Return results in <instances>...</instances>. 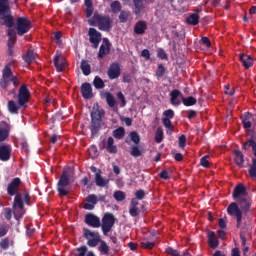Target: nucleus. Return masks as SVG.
<instances>
[{"label": "nucleus", "mask_w": 256, "mask_h": 256, "mask_svg": "<svg viewBox=\"0 0 256 256\" xmlns=\"http://www.w3.org/2000/svg\"><path fill=\"white\" fill-rule=\"evenodd\" d=\"M19 187H21V178L19 177L13 178L7 186L8 195L10 197H14L15 195L12 209L16 220L23 219V215H25V205H31V196L26 192L23 201V194L18 192Z\"/></svg>", "instance_id": "f257e3e1"}, {"label": "nucleus", "mask_w": 256, "mask_h": 256, "mask_svg": "<svg viewBox=\"0 0 256 256\" xmlns=\"http://www.w3.org/2000/svg\"><path fill=\"white\" fill-rule=\"evenodd\" d=\"M240 207V208H239ZM251 211V199L240 197L238 199V205L235 202H232L227 207V213L230 217H235L236 227L239 229L243 221V213H249Z\"/></svg>", "instance_id": "f03ea898"}, {"label": "nucleus", "mask_w": 256, "mask_h": 256, "mask_svg": "<svg viewBox=\"0 0 256 256\" xmlns=\"http://www.w3.org/2000/svg\"><path fill=\"white\" fill-rule=\"evenodd\" d=\"M88 22L91 27H98L100 31H105L106 33H109L113 29L111 16L99 14V12H95Z\"/></svg>", "instance_id": "7ed1b4c3"}, {"label": "nucleus", "mask_w": 256, "mask_h": 256, "mask_svg": "<svg viewBox=\"0 0 256 256\" xmlns=\"http://www.w3.org/2000/svg\"><path fill=\"white\" fill-rule=\"evenodd\" d=\"M11 83L14 85V87H19V85L21 84L19 78L13 75V70H11V64H7L2 70V77L0 78V87L1 89L7 91Z\"/></svg>", "instance_id": "20e7f679"}, {"label": "nucleus", "mask_w": 256, "mask_h": 256, "mask_svg": "<svg viewBox=\"0 0 256 256\" xmlns=\"http://www.w3.org/2000/svg\"><path fill=\"white\" fill-rule=\"evenodd\" d=\"M90 117H91L90 131H91L92 137H95L101 131V125H103V117H105V110L93 108L90 114Z\"/></svg>", "instance_id": "39448f33"}, {"label": "nucleus", "mask_w": 256, "mask_h": 256, "mask_svg": "<svg viewBox=\"0 0 256 256\" xmlns=\"http://www.w3.org/2000/svg\"><path fill=\"white\" fill-rule=\"evenodd\" d=\"M177 97H181L182 103L185 107H193V105H197V98L190 96L185 98L181 91L174 89L170 92V102L171 105L179 106L181 105V100L177 99Z\"/></svg>", "instance_id": "423d86ee"}, {"label": "nucleus", "mask_w": 256, "mask_h": 256, "mask_svg": "<svg viewBox=\"0 0 256 256\" xmlns=\"http://www.w3.org/2000/svg\"><path fill=\"white\" fill-rule=\"evenodd\" d=\"M115 215L113 213L107 212L102 217V223H100V227L102 229L103 235L107 236L111 231L113 230V227H115Z\"/></svg>", "instance_id": "0eeeda50"}, {"label": "nucleus", "mask_w": 256, "mask_h": 256, "mask_svg": "<svg viewBox=\"0 0 256 256\" xmlns=\"http://www.w3.org/2000/svg\"><path fill=\"white\" fill-rule=\"evenodd\" d=\"M70 183L71 180L69 179V173L64 170L57 183V191L60 197H67V195L69 194V190L67 189V187H69Z\"/></svg>", "instance_id": "6e6552de"}, {"label": "nucleus", "mask_w": 256, "mask_h": 256, "mask_svg": "<svg viewBox=\"0 0 256 256\" xmlns=\"http://www.w3.org/2000/svg\"><path fill=\"white\" fill-rule=\"evenodd\" d=\"M31 20H29L28 17H18L16 19V31L17 35L19 37H23V35H26V33H29L31 31Z\"/></svg>", "instance_id": "1a4fd4ad"}, {"label": "nucleus", "mask_w": 256, "mask_h": 256, "mask_svg": "<svg viewBox=\"0 0 256 256\" xmlns=\"http://www.w3.org/2000/svg\"><path fill=\"white\" fill-rule=\"evenodd\" d=\"M83 235L87 240L88 247H97L101 242V235L97 231H91L89 228H83Z\"/></svg>", "instance_id": "9d476101"}, {"label": "nucleus", "mask_w": 256, "mask_h": 256, "mask_svg": "<svg viewBox=\"0 0 256 256\" xmlns=\"http://www.w3.org/2000/svg\"><path fill=\"white\" fill-rule=\"evenodd\" d=\"M31 98V92L27 85L22 84L18 91V105L19 107H23L27 109V103H29V99Z\"/></svg>", "instance_id": "9b49d317"}, {"label": "nucleus", "mask_w": 256, "mask_h": 256, "mask_svg": "<svg viewBox=\"0 0 256 256\" xmlns=\"http://www.w3.org/2000/svg\"><path fill=\"white\" fill-rule=\"evenodd\" d=\"M100 149H106L107 153H110L111 155L117 154V145H115V139L113 137H108L107 140H103L100 144Z\"/></svg>", "instance_id": "f8f14e48"}, {"label": "nucleus", "mask_w": 256, "mask_h": 256, "mask_svg": "<svg viewBox=\"0 0 256 256\" xmlns=\"http://www.w3.org/2000/svg\"><path fill=\"white\" fill-rule=\"evenodd\" d=\"M89 41L92 43L94 49L99 47V43H101V32L97 31L95 28H89L88 30Z\"/></svg>", "instance_id": "ddd939ff"}, {"label": "nucleus", "mask_w": 256, "mask_h": 256, "mask_svg": "<svg viewBox=\"0 0 256 256\" xmlns=\"http://www.w3.org/2000/svg\"><path fill=\"white\" fill-rule=\"evenodd\" d=\"M84 221L88 227H93L94 229L101 227V219H99V217H97L95 214H86Z\"/></svg>", "instance_id": "4468645a"}, {"label": "nucleus", "mask_w": 256, "mask_h": 256, "mask_svg": "<svg viewBox=\"0 0 256 256\" xmlns=\"http://www.w3.org/2000/svg\"><path fill=\"white\" fill-rule=\"evenodd\" d=\"M109 79H119L121 77V66L119 63H112L107 71Z\"/></svg>", "instance_id": "2eb2a0df"}, {"label": "nucleus", "mask_w": 256, "mask_h": 256, "mask_svg": "<svg viewBox=\"0 0 256 256\" xmlns=\"http://www.w3.org/2000/svg\"><path fill=\"white\" fill-rule=\"evenodd\" d=\"M13 149L9 144H3L0 146V161H9L11 159V152Z\"/></svg>", "instance_id": "dca6fc26"}, {"label": "nucleus", "mask_w": 256, "mask_h": 256, "mask_svg": "<svg viewBox=\"0 0 256 256\" xmlns=\"http://www.w3.org/2000/svg\"><path fill=\"white\" fill-rule=\"evenodd\" d=\"M80 92L83 99H93V87L88 82L81 85Z\"/></svg>", "instance_id": "f3484780"}, {"label": "nucleus", "mask_w": 256, "mask_h": 256, "mask_svg": "<svg viewBox=\"0 0 256 256\" xmlns=\"http://www.w3.org/2000/svg\"><path fill=\"white\" fill-rule=\"evenodd\" d=\"M247 195V187L244 184H238L232 193L233 199H241V197H245Z\"/></svg>", "instance_id": "a211bd4d"}, {"label": "nucleus", "mask_w": 256, "mask_h": 256, "mask_svg": "<svg viewBox=\"0 0 256 256\" xmlns=\"http://www.w3.org/2000/svg\"><path fill=\"white\" fill-rule=\"evenodd\" d=\"M147 0H134V14L136 17H143V11H145V4Z\"/></svg>", "instance_id": "6ab92c4d"}, {"label": "nucleus", "mask_w": 256, "mask_h": 256, "mask_svg": "<svg viewBox=\"0 0 256 256\" xmlns=\"http://www.w3.org/2000/svg\"><path fill=\"white\" fill-rule=\"evenodd\" d=\"M244 151H249L252 149L254 157H256V141H255V134H252L251 138L248 139L246 142L243 143Z\"/></svg>", "instance_id": "aec40b11"}, {"label": "nucleus", "mask_w": 256, "mask_h": 256, "mask_svg": "<svg viewBox=\"0 0 256 256\" xmlns=\"http://www.w3.org/2000/svg\"><path fill=\"white\" fill-rule=\"evenodd\" d=\"M147 31V22L140 20L134 25V33L135 35H145Z\"/></svg>", "instance_id": "412c9836"}, {"label": "nucleus", "mask_w": 256, "mask_h": 256, "mask_svg": "<svg viewBox=\"0 0 256 256\" xmlns=\"http://www.w3.org/2000/svg\"><path fill=\"white\" fill-rule=\"evenodd\" d=\"M106 41V44H102L100 46L99 52H98V59H103L106 55H109L111 52V43H109L108 39H104Z\"/></svg>", "instance_id": "4be33fe9"}, {"label": "nucleus", "mask_w": 256, "mask_h": 256, "mask_svg": "<svg viewBox=\"0 0 256 256\" xmlns=\"http://www.w3.org/2000/svg\"><path fill=\"white\" fill-rule=\"evenodd\" d=\"M240 61L244 69H251V67H253L254 60H253V57H251L250 55L241 54Z\"/></svg>", "instance_id": "5701e85b"}, {"label": "nucleus", "mask_w": 256, "mask_h": 256, "mask_svg": "<svg viewBox=\"0 0 256 256\" xmlns=\"http://www.w3.org/2000/svg\"><path fill=\"white\" fill-rule=\"evenodd\" d=\"M0 19L4 21V25H6V27H8L9 29H13V27L15 26V18L13 17V15H11V13L3 14L2 16H0Z\"/></svg>", "instance_id": "b1692460"}, {"label": "nucleus", "mask_w": 256, "mask_h": 256, "mask_svg": "<svg viewBox=\"0 0 256 256\" xmlns=\"http://www.w3.org/2000/svg\"><path fill=\"white\" fill-rule=\"evenodd\" d=\"M101 170H98L95 174V183L97 187H106V185H109V179H104L103 176H101Z\"/></svg>", "instance_id": "393cba45"}, {"label": "nucleus", "mask_w": 256, "mask_h": 256, "mask_svg": "<svg viewBox=\"0 0 256 256\" xmlns=\"http://www.w3.org/2000/svg\"><path fill=\"white\" fill-rule=\"evenodd\" d=\"M208 243L212 249L219 247V240H217V235H215L214 231L208 233Z\"/></svg>", "instance_id": "a878e982"}, {"label": "nucleus", "mask_w": 256, "mask_h": 256, "mask_svg": "<svg viewBox=\"0 0 256 256\" xmlns=\"http://www.w3.org/2000/svg\"><path fill=\"white\" fill-rule=\"evenodd\" d=\"M54 66L56 67V71L58 73H63V71H65L66 64L60 59L59 55H56L54 57Z\"/></svg>", "instance_id": "bb28decb"}, {"label": "nucleus", "mask_w": 256, "mask_h": 256, "mask_svg": "<svg viewBox=\"0 0 256 256\" xmlns=\"http://www.w3.org/2000/svg\"><path fill=\"white\" fill-rule=\"evenodd\" d=\"M11 13V8L9 7V0H0V17Z\"/></svg>", "instance_id": "cd10ccee"}, {"label": "nucleus", "mask_w": 256, "mask_h": 256, "mask_svg": "<svg viewBox=\"0 0 256 256\" xmlns=\"http://www.w3.org/2000/svg\"><path fill=\"white\" fill-rule=\"evenodd\" d=\"M234 154L236 165H238V167H243L245 163V155H243V152H241L240 150H235Z\"/></svg>", "instance_id": "c85d7f7f"}, {"label": "nucleus", "mask_w": 256, "mask_h": 256, "mask_svg": "<svg viewBox=\"0 0 256 256\" xmlns=\"http://www.w3.org/2000/svg\"><path fill=\"white\" fill-rule=\"evenodd\" d=\"M253 117L251 112H245L244 115L241 117L242 125L245 129H251V121H249Z\"/></svg>", "instance_id": "c756f323"}, {"label": "nucleus", "mask_w": 256, "mask_h": 256, "mask_svg": "<svg viewBox=\"0 0 256 256\" xmlns=\"http://www.w3.org/2000/svg\"><path fill=\"white\" fill-rule=\"evenodd\" d=\"M80 69L85 77L91 75V65L89 64V62H87V60L81 61Z\"/></svg>", "instance_id": "7c9ffc66"}, {"label": "nucleus", "mask_w": 256, "mask_h": 256, "mask_svg": "<svg viewBox=\"0 0 256 256\" xmlns=\"http://www.w3.org/2000/svg\"><path fill=\"white\" fill-rule=\"evenodd\" d=\"M104 97L108 107L113 108L115 105H117V100H115V96H113L111 92H105Z\"/></svg>", "instance_id": "2f4dec72"}, {"label": "nucleus", "mask_w": 256, "mask_h": 256, "mask_svg": "<svg viewBox=\"0 0 256 256\" xmlns=\"http://www.w3.org/2000/svg\"><path fill=\"white\" fill-rule=\"evenodd\" d=\"M100 246L98 247V251L101 253V255H109V245H107V242L101 240L100 238Z\"/></svg>", "instance_id": "473e14b6"}, {"label": "nucleus", "mask_w": 256, "mask_h": 256, "mask_svg": "<svg viewBox=\"0 0 256 256\" xmlns=\"http://www.w3.org/2000/svg\"><path fill=\"white\" fill-rule=\"evenodd\" d=\"M186 22L188 23V25H199V14H190L187 17Z\"/></svg>", "instance_id": "72a5a7b5"}, {"label": "nucleus", "mask_w": 256, "mask_h": 256, "mask_svg": "<svg viewBox=\"0 0 256 256\" xmlns=\"http://www.w3.org/2000/svg\"><path fill=\"white\" fill-rule=\"evenodd\" d=\"M23 59L25 63L31 65V63L35 61V52H33V50H28L26 55L23 56Z\"/></svg>", "instance_id": "f704fd0d"}, {"label": "nucleus", "mask_w": 256, "mask_h": 256, "mask_svg": "<svg viewBox=\"0 0 256 256\" xmlns=\"http://www.w3.org/2000/svg\"><path fill=\"white\" fill-rule=\"evenodd\" d=\"M112 135L115 139H123L125 137V128L119 127L113 130Z\"/></svg>", "instance_id": "c9c22d12"}, {"label": "nucleus", "mask_w": 256, "mask_h": 256, "mask_svg": "<svg viewBox=\"0 0 256 256\" xmlns=\"http://www.w3.org/2000/svg\"><path fill=\"white\" fill-rule=\"evenodd\" d=\"M8 111H9V113H12L13 115L19 113V106H17L15 101H13V100L8 101Z\"/></svg>", "instance_id": "e433bc0d"}, {"label": "nucleus", "mask_w": 256, "mask_h": 256, "mask_svg": "<svg viewBox=\"0 0 256 256\" xmlns=\"http://www.w3.org/2000/svg\"><path fill=\"white\" fill-rule=\"evenodd\" d=\"M165 73H167V68H165L163 64H159L155 72V77H157V79H161Z\"/></svg>", "instance_id": "4c0bfd02"}, {"label": "nucleus", "mask_w": 256, "mask_h": 256, "mask_svg": "<svg viewBox=\"0 0 256 256\" xmlns=\"http://www.w3.org/2000/svg\"><path fill=\"white\" fill-rule=\"evenodd\" d=\"M130 16H131V12L121 11L118 16V19H119L120 23H127V21H129Z\"/></svg>", "instance_id": "58836bf2"}, {"label": "nucleus", "mask_w": 256, "mask_h": 256, "mask_svg": "<svg viewBox=\"0 0 256 256\" xmlns=\"http://www.w3.org/2000/svg\"><path fill=\"white\" fill-rule=\"evenodd\" d=\"M93 85H94L95 89H104L105 82H103V79H101V77L95 76Z\"/></svg>", "instance_id": "ea45409f"}, {"label": "nucleus", "mask_w": 256, "mask_h": 256, "mask_svg": "<svg viewBox=\"0 0 256 256\" xmlns=\"http://www.w3.org/2000/svg\"><path fill=\"white\" fill-rule=\"evenodd\" d=\"M114 199L116 201H125L127 195L125 194V192L121 191V190H117L114 192V195H113Z\"/></svg>", "instance_id": "a19ab883"}, {"label": "nucleus", "mask_w": 256, "mask_h": 256, "mask_svg": "<svg viewBox=\"0 0 256 256\" xmlns=\"http://www.w3.org/2000/svg\"><path fill=\"white\" fill-rule=\"evenodd\" d=\"M110 9L112 13H119L121 11V2H119L118 0L113 1L110 4Z\"/></svg>", "instance_id": "79ce46f5"}, {"label": "nucleus", "mask_w": 256, "mask_h": 256, "mask_svg": "<svg viewBox=\"0 0 256 256\" xmlns=\"http://www.w3.org/2000/svg\"><path fill=\"white\" fill-rule=\"evenodd\" d=\"M249 175L252 179H256V158L252 159V164L250 165L249 168Z\"/></svg>", "instance_id": "37998d69"}, {"label": "nucleus", "mask_w": 256, "mask_h": 256, "mask_svg": "<svg viewBox=\"0 0 256 256\" xmlns=\"http://www.w3.org/2000/svg\"><path fill=\"white\" fill-rule=\"evenodd\" d=\"M130 139L135 145H139V143H141V137L139 136V133L135 131L130 132Z\"/></svg>", "instance_id": "c03bdc74"}, {"label": "nucleus", "mask_w": 256, "mask_h": 256, "mask_svg": "<svg viewBox=\"0 0 256 256\" xmlns=\"http://www.w3.org/2000/svg\"><path fill=\"white\" fill-rule=\"evenodd\" d=\"M140 247H141L142 249L151 250V249H153V247H155V242L142 241V242L140 243Z\"/></svg>", "instance_id": "a18cd8bd"}, {"label": "nucleus", "mask_w": 256, "mask_h": 256, "mask_svg": "<svg viewBox=\"0 0 256 256\" xmlns=\"http://www.w3.org/2000/svg\"><path fill=\"white\" fill-rule=\"evenodd\" d=\"M9 137V130L0 126V142L5 141Z\"/></svg>", "instance_id": "49530a36"}, {"label": "nucleus", "mask_w": 256, "mask_h": 256, "mask_svg": "<svg viewBox=\"0 0 256 256\" xmlns=\"http://www.w3.org/2000/svg\"><path fill=\"white\" fill-rule=\"evenodd\" d=\"M155 141L157 143H161L163 141V129L157 128L156 134H155Z\"/></svg>", "instance_id": "de8ad7c7"}, {"label": "nucleus", "mask_w": 256, "mask_h": 256, "mask_svg": "<svg viewBox=\"0 0 256 256\" xmlns=\"http://www.w3.org/2000/svg\"><path fill=\"white\" fill-rule=\"evenodd\" d=\"M77 253L74 256H85L87 255V246L83 245L79 248H76Z\"/></svg>", "instance_id": "09e8293b"}, {"label": "nucleus", "mask_w": 256, "mask_h": 256, "mask_svg": "<svg viewBox=\"0 0 256 256\" xmlns=\"http://www.w3.org/2000/svg\"><path fill=\"white\" fill-rule=\"evenodd\" d=\"M9 233V225L7 224H1L0 225V237H5Z\"/></svg>", "instance_id": "8fccbe9b"}, {"label": "nucleus", "mask_w": 256, "mask_h": 256, "mask_svg": "<svg viewBox=\"0 0 256 256\" xmlns=\"http://www.w3.org/2000/svg\"><path fill=\"white\" fill-rule=\"evenodd\" d=\"M3 213H4L5 219L7 221H11L13 217V210H11V208H4Z\"/></svg>", "instance_id": "3c124183"}, {"label": "nucleus", "mask_w": 256, "mask_h": 256, "mask_svg": "<svg viewBox=\"0 0 256 256\" xmlns=\"http://www.w3.org/2000/svg\"><path fill=\"white\" fill-rule=\"evenodd\" d=\"M186 144H187V136L181 135L178 138V145H179L180 149H185Z\"/></svg>", "instance_id": "603ef678"}, {"label": "nucleus", "mask_w": 256, "mask_h": 256, "mask_svg": "<svg viewBox=\"0 0 256 256\" xmlns=\"http://www.w3.org/2000/svg\"><path fill=\"white\" fill-rule=\"evenodd\" d=\"M145 190L140 189L135 192V198L138 199V201H143L145 199Z\"/></svg>", "instance_id": "864d4df0"}, {"label": "nucleus", "mask_w": 256, "mask_h": 256, "mask_svg": "<svg viewBox=\"0 0 256 256\" xmlns=\"http://www.w3.org/2000/svg\"><path fill=\"white\" fill-rule=\"evenodd\" d=\"M167 255L171 256H181V253H179V250L173 249L172 247L166 248Z\"/></svg>", "instance_id": "5fc2aeb1"}, {"label": "nucleus", "mask_w": 256, "mask_h": 256, "mask_svg": "<svg viewBox=\"0 0 256 256\" xmlns=\"http://www.w3.org/2000/svg\"><path fill=\"white\" fill-rule=\"evenodd\" d=\"M162 123L166 129H174L173 123H171V119L169 118H162Z\"/></svg>", "instance_id": "6e6d98bb"}, {"label": "nucleus", "mask_w": 256, "mask_h": 256, "mask_svg": "<svg viewBox=\"0 0 256 256\" xmlns=\"http://www.w3.org/2000/svg\"><path fill=\"white\" fill-rule=\"evenodd\" d=\"M130 153L132 157H141V150L137 146H133Z\"/></svg>", "instance_id": "4d7b16f0"}, {"label": "nucleus", "mask_w": 256, "mask_h": 256, "mask_svg": "<svg viewBox=\"0 0 256 256\" xmlns=\"http://www.w3.org/2000/svg\"><path fill=\"white\" fill-rule=\"evenodd\" d=\"M86 201L88 203H92V205H97V196L95 194H90L87 196Z\"/></svg>", "instance_id": "13d9d810"}, {"label": "nucleus", "mask_w": 256, "mask_h": 256, "mask_svg": "<svg viewBox=\"0 0 256 256\" xmlns=\"http://www.w3.org/2000/svg\"><path fill=\"white\" fill-rule=\"evenodd\" d=\"M139 213H140L139 207H135V206L130 207L129 214L131 215V217H137Z\"/></svg>", "instance_id": "bf43d9fd"}, {"label": "nucleus", "mask_w": 256, "mask_h": 256, "mask_svg": "<svg viewBox=\"0 0 256 256\" xmlns=\"http://www.w3.org/2000/svg\"><path fill=\"white\" fill-rule=\"evenodd\" d=\"M117 98L121 101L120 107H125L127 105V100H125V95H123V92H118Z\"/></svg>", "instance_id": "052dcab7"}, {"label": "nucleus", "mask_w": 256, "mask_h": 256, "mask_svg": "<svg viewBox=\"0 0 256 256\" xmlns=\"http://www.w3.org/2000/svg\"><path fill=\"white\" fill-rule=\"evenodd\" d=\"M157 57H159V59H162V60L168 59L167 53L162 48L158 49Z\"/></svg>", "instance_id": "680f3d73"}, {"label": "nucleus", "mask_w": 256, "mask_h": 256, "mask_svg": "<svg viewBox=\"0 0 256 256\" xmlns=\"http://www.w3.org/2000/svg\"><path fill=\"white\" fill-rule=\"evenodd\" d=\"M163 115L165 116L164 118L173 119L175 117V111L168 109L163 112Z\"/></svg>", "instance_id": "e2e57ef3"}, {"label": "nucleus", "mask_w": 256, "mask_h": 256, "mask_svg": "<svg viewBox=\"0 0 256 256\" xmlns=\"http://www.w3.org/2000/svg\"><path fill=\"white\" fill-rule=\"evenodd\" d=\"M0 247H1V249H4V251H7V249H9V238H4L0 242Z\"/></svg>", "instance_id": "0e129e2a"}, {"label": "nucleus", "mask_w": 256, "mask_h": 256, "mask_svg": "<svg viewBox=\"0 0 256 256\" xmlns=\"http://www.w3.org/2000/svg\"><path fill=\"white\" fill-rule=\"evenodd\" d=\"M207 159H209V156H204L200 159V165L206 169L209 168V160Z\"/></svg>", "instance_id": "69168bd1"}, {"label": "nucleus", "mask_w": 256, "mask_h": 256, "mask_svg": "<svg viewBox=\"0 0 256 256\" xmlns=\"http://www.w3.org/2000/svg\"><path fill=\"white\" fill-rule=\"evenodd\" d=\"M159 177L160 179H165V181H167V179H170L169 172L167 170H162L159 173Z\"/></svg>", "instance_id": "338daca9"}, {"label": "nucleus", "mask_w": 256, "mask_h": 256, "mask_svg": "<svg viewBox=\"0 0 256 256\" xmlns=\"http://www.w3.org/2000/svg\"><path fill=\"white\" fill-rule=\"evenodd\" d=\"M61 37H63L61 31H57L56 33H54V40L58 45L61 44Z\"/></svg>", "instance_id": "774afa93"}]
</instances>
